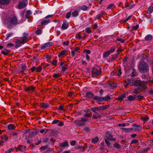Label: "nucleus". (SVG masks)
Here are the masks:
<instances>
[{
  "mask_svg": "<svg viewBox=\"0 0 153 153\" xmlns=\"http://www.w3.org/2000/svg\"><path fill=\"white\" fill-rule=\"evenodd\" d=\"M99 140V138L97 137H96L95 138L92 140V143H97Z\"/></svg>",
  "mask_w": 153,
  "mask_h": 153,
  "instance_id": "32",
  "label": "nucleus"
},
{
  "mask_svg": "<svg viewBox=\"0 0 153 153\" xmlns=\"http://www.w3.org/2000/svg\"><path fill=\"white\" fill-rule=\"evenodd\" d=\"M1 137L3 140L2 142H4L8 140V137L6 135L1 136Z\"/></svg>",
  "mask_w": 153,
  "mask_h": 153,
  "instance_id": "28",
  "label": "nucleus"
},
{
  "mask_svg": "<svg viewBox=\"0 0 153 153\" xmlns=\"http://www.w3.org/2000/svg\"><path fill=\"white\" fill-rule=\"evenodd\" d=\"M145 83L144 82H141L140 80H137L135 81L133 80H129L128 84L131 85H133L134 86H139V89H141L144 87V84Z\"/></svg>",
  "mask_w": 153,
  "mask_h": 153,
  "instance_id": "3",
  "label": "nucleus"
},
{
  "mask_svg": "<svg viewBox=\"0 0 153 153\" xmlns=\"http://www.w3.org/2000/svg\"><path fill=\"white\" fill-rule=\"evenodd\" d=\"M53 44L51 42H48L45 44L44 45L42 46L41 48L42 49H44L47 47L51 46Z\"/></svg>",
  "mask_w": 153,
  "mask_h": 153,
  "instance_id": "10",
  "label": "nucleus"
},
{
  "mask_svg": "<svg viewBox=\"0 0 153 153\" xmlns=\"http://www.w3.org/2000/svg\"><path fill=\"white\" fill-rule=\"evenodd\" d=\"M3 22L9 25L8 27L10 28L18 24V19L14 15L9 16L6 19L3 21Z\"/></svg>",
  "mask_w": 153,
  "mask_h": 153,
  "instance_id": "1",
  "label": "nucleus"
},
{
  "mask_svg": "<svg viewBox=\"0 0 153 153\" xmlns=\"http://www.w3.org/2000/svg\"><path fill=\"white\" fill-rule=\"evenodd\" d=\"M26 149V148L25 146H23L20 145L18 148H17L16 149V151L17 152H23Z\"/></svg>",
  "mask_w": 153,
  "mask_h": 153,
  "instance_id": "9",
  "label": "nucleus"
},
{
  "mask_svg": "<svg viewBox=\"0 0 153 153\" xmlns=\"http://www.w3.org/2000/svg\"><path fill=\"white\" fill-rule=\"evenodd\" d=\"M47 131V129H43L41 130L40 131V133H42L44 132H46Z\"/></svg>",
  "mask_w": 153,
  "mask_h": 153,
  "instance_id": "60",
  "label": "nucleus"
},
{
  "mask_svg": "<svg viewBox=\"0 0 153 153\" xmlns=\"http://www.w3.org/2000/svg\"><path fill=\"white\" fill-rule=\"evenodd\" d=\"M86 32L88 33H89L91 32L90 28L87 27L85 29Z\"/></svg>",
  "mask_w": 153,
  "mask_h": 153,
  "instance_id": "49",
  "label": "nucleus"
},
{
  "mask_svg": "<svg viewBox=\"0 0 153 153\" xmlns=\"http://www.w3.org/2000/svg\"><path fill=\"white\" fill-rule=\"evenodd\" d=\"M149 69L148 64L144 62H141L138 66L139 70L143 73L147 72Z\"/></svg>",
  "mask_w": 153,
  "mask_h": 153,
  "instance_id": "2",
  "label": "nucleus"
},
{
  "mask_svg": "<svg viewBox=\"0 0 153 153\" xmlns=\"http://www.w3.org/2000/svg\"><path fill=\"white\" fill-rule=\"evenodd\" d=\"M86 96L88 98H92L94 97L93 94L90 92H87L86 94Z\"/></svg>",
  "mask_w": 153,
  "mask_h": 153,
  "instance_id": "22",
  "label": "nucleus"
},
{
  "mask_svg": "<svg viewBox=\"0 0 153 153\" xmlns=\"http://www.w3.org/2000/svg\"><path fill=\"white\" fill-rule=\"evenodd\" d=\"M13 150V148H12L9 149L8 150L5 152V153H10Z\"/></svg>",
  "mask_w": 153,
  "mask_h": 153,
  "instance_id": "48",
  "label": "nucleus"
},
{
  "mask_svg": "<svg viewBox=\"0 0 153 153\" xmlns=\"http://www.w3.org/2000/svg\"><path fill=\"white\" fill-rule=\"evenodd\" d=\"M105 139H106L110 141H114L116 140L115 138L113 137L112 135L108 133H106Z\"/></svg>",
  "mask_w": 153,
  "mask_h": 153,
  "instance_id": "6",
  "label": "nucleus"
},
{
  "mask_svg": "<svg viewBox=\"0 0 153 153\" xmlns=\"http://www.w3.org/2000/svg\"><path fill=\"white\" fill-rule=\"evenodd\" d=\"M109 105H101L100 107V110H104L105 109H106L109 107Z\"/></svg>",
  "mask_w": 153,
  "mask_h": 153,
  "instance_id": "24",
  "label": "nucleus"
},
{
  "mask_svg": "<svg viewBox=\"0 0 153 153\" xmlns=\"http://www.w3.org/2000/svg\"><path fill=\"white\" fill-rule=\"evenodd\" d=\"M24 44L21 40H19L18 41L16 42L15 47L16 48H18L20 47L21 45L23 44Z\"/></svg>",
  "mask_w": 153,
  "mask_h": 153,
  "instance_id": "14",
  "label": "nucleus"
},
{
  "mask_svg": "<svg viewBox=\"0 0 153 153\" xmlns=\"http://www.w3.org/2000/svg\"><path fill=\"white\" fill-rule=\"evenodd\" d=\"M1 53L4 55H7L8 53L5 51H2L1 52Z\"/></svg>",
  "mask_w": 153,
  "mask_h": 153,
  "instance_id": "59",
  "label": "nucleus"
},
{
  "mask_svg": "<svg viewBox=\"0 0 153 153\" xmlns=\"http://www.w3.org/2000/svg\"><path fill=\"white\" fill-rule=\"evenodd\" d=\"M68 69V66L67 65H65L64 66L62 67V71L64 72Z\"/></svg>",
  "mask_w": 153,
  "mask_h": 153,
  "instance_id": "42",
  "label": "nucleus"
},
{
  "mask_svg": "<svg viewBox=\"0 0 153 153\" xmlns=\"http://www.w3.org/2000/svg\"><path fill=\"white\" fill-rule=\"evenodd\" d=\"M105 142L106 144L108 145V146H109L110 145V142L108 140L106 139H105Z\"/></svg>",
  "mask_w": 153,
  "mask_h": 153,
  "instance_id": "54",
  "label": "nucleus"
},
{
  "mask_svg": "<svg viewBox=\"0 0 153 153\" xmlns=\"http://www.w3.org/2000/svg\"><path fill=\"white\" fill-rule=\"evenodd\" d=\"M115 51V48H111L108 51L111 53L114 52Z\"/></svg>",
  "mask_w": 153,
  "mask_h": 153,
  "instance_id": "47",
  "label": "nucleus"
},
{
  "mask_svg": "<svg viewBox=\"0 0 153 153\" xmlns=\"http://www.w3.org/2000/svg\"><path fill=\"white\" fill-rule=\"evenodd\" d=\"M127 98L129 101H134L136 99V96L134 95L132 96L131 95H129L127 97Z\"/></svg>",
  "mask_w": 153,
  "mask_h": 153,
  "instance_id": "17",
  "label": "nucleus"
},
{
  "mask_svg": "<svg viewBox=\"0 0 153 153\" xmlns=\"http://www.w3.org/2000/svg\"><path fill=\"white\" fill-rule=\"evenodd\" d=\"M39 105L41 107L44 108H47L49 106L48 103L45 102H42L39 104Z\"/></svg>",
  "mask_w": 153,
  "mask_h": 153,
  "instance_id": "13",
  "label": "nucleus"
},
{
  "mask_svg": "<svg viewBox=\"0 0 153 153\" xmlns=\"http://www.w3.org/2000/svg\"><path fill=\"white\" fill-rule=\"evenodd\" d=\"M121 129L123 131L128 132H130L133 131V129L132 128H121Z\"/></svg>",
  "mask_w": 153,
  "mask_h": 153,
  "instance_id": "16",
  "label": "nucleus"
},
{
  "mask_svg": "<svg viewBox=\"0 0 153 153\" xmlns=\"http://www.w3.org/2000/svg\"><path fill=\"white\" fill-rule=\"evenodd\" d=\"M110 54V53L109 52V51H105L104 52V53H103V56L104 57H107Z\"/></svg>",
  "mask_w": 153,
  "mask_h": 153,
  "instance_id": "40",
  "label": "nucleus"
},
{
  "mask_svg": "<svg viewBox=\"0 0 153 153\" xmlns=\"http://www.w3.org/2000/svg\"><path fill=\"white\" fill-rule=\"evenodd\" d=\"M14 45V44L12 43H9L7 45V46L8 48H11L13 47Z\"/></svg>",
  "mask_w": 153,
  "mask_h": 153,
  "instance_id": "45",
  "label": "nucleus"
},
{
  "mask_svg": "<svg viewBox=\"0 0 153 153\" xmlns=\"http://www.w3.org/2000/svg\"><path fill=\"white\" fill-rule=\"evenodd\" d=\"M88 119L85 118H82L80 120H76L74 121V123L79 126H82L84 125L85 122L87 121Z\"/></svg>",
  "mask_w": 153,
  "mask_h": 153,
  "instance_id": "5",
  "label": "nucleus"
},
{
  "mask_svg": "<svg viewBox=\"0 0 153 153\" xmlns=\"http://www.w3.org/2000/svg\"><path fill=\"white\" fill-rule=\"evenodd\" d=\"M59 122V121L57 120H55L53 121L52 123L53 124H55L57 123H58Z\"/></svg>",
  "mask_w": 153,
  "mask_h": 153,
  "instance_id": "62",
  "label": "nucleus"
},
{
  "mask_svg": "<svg viewBox=\"0 0 153 153\" xmlns=\"http://www.w3.org/2000/svg\"><path fill=\"white\" fill-rule=\"evenodd\" d=\"M32 13L30 10H28L27 11L25 16L27 18L30 17Z\"/></svg>",
  "mask_w": 153,
  "mask_h": 153,
  "instance_id": "25",
  "label": "nucleus"
},
{
  "mask_svg": "<svg viewBox=\"0 0 153 153\" xmlns=\"http://www.w3.org/2000/svg\"><path fill=\"white\" fill-rule=\"evenodd\" d=\"M100 115L97 113H95L93 115V118L94 119H97L100 117Z\"/></svg>",
  "mask_w": 153,
  "mask_h": 153,
  "instance_id": "27",
  "label": "nucleus"
},
{
  "mask_svg": "<svg viewBox=\"0 0 153 153\" xmlns=\"http://www.w3.org/2000/svg\"><path fill=\"white\" fill-rule=\"evenodd\" d=\"M10 1V0H0V4L3 5L7 4Z\"/></svg>",
  "mask_w": 153,
  "mask_h": 153,
  "instance_id": "15",
  "label": "nucleus"
},
{
  "mask_svg": "<svg viewBox=\"0 0 153 153\" xmlns=\"http://www.w3.org/2000/svg\"><path fill=\"white\" fill-rule=\"evenodd\" d=\"M88 7L85 5H83L81 7V9L83 10H86L88 9Z\"/></svg>",
  "mask_w": 153,
  "mask_h": 153,
  "instance_id": "38",
  "label": "nucleus"
},
{
  "mask_svg": "<svg viewBox=\"0 0 153 153\" xmlns=\"http://www.w3.org/2000/svg\"><path fill=\"white\" fill-rule=\"evenodd\" d=\"M79 11L78 10H74L72 13V15L73 17H76L79 15Z\"/></svg>",
  "mask_w": 153,
  "mask_h": 153,
  "instance_id": "18",
  "label": "nucleus"
},
{
  "mask_svg": "<svg viewBox=\"0 0 153 153\" xmlns=\"http://www.w3.org/2000/svg\"><path fill=\"white\" fill-rule=\"evenodd\" d=\"M76 142L74 140L72 141L71 143V146H74Z\"/></svg>",
  "mask_w": 153,
  "mask_h": 153,
  "instance_id": "64",
  "label": "nucleus"
},
{
  "mask_svg": "<svg viewBox=\"0 0 153 153\" xmlns=\"http://www.w3.org/2000/svg\"><path fill=\"white\" fill-rule=\"evenodd\" d=\"M37 134V132L36 131H33L32 132L30 133L29 135V137L32 138L34 136L36 135Z\"/></svg>",
  "mask_w": 153,
  "mask_h": 153,
  "instance_id": "19",
  "label": "nucleus"
},
{
  "mask_svg": "<svg viewBox=\"0 0 153 153\" xmlns=\"http://www.w3.org/2000/svg\"><path fill=\"white\" fill-rule=\"evenodd\" d=\"M59 145L61 147H66L68 146V142L66 141L63 143H60Z\"/></svg>",
  "mask_w": 153,
  "mask_h": 153,
  "instance_id": "20",
  "label": "nucleus"
},
{
  "mask_svg": "<svg viewBox=\"0 0 153 153\" xmlns=\"http://www.w3.org/2000/svg\"><path fill=\"white\" fill-rule=\"evenodd\" d=\"M125 98L126 96L124 94H122L119 97L117 98V99L119 100L122 101Z\"/></svg>",
  "mask_w": 153,
  "mask_h": 153,
  "instance_id": "31",
  "label": "nucleus"
},
{
  "mask_svg": "<svg viewBox=\"0 0 153 153\" xmlns=\"http://www.w3.org/2000/svg\"><path fill=\"white\" fill-rule=\"evenodd\" d=\"M27 39V38L25 37L24 36H22V41L24 42V43L25 42H26V40Z\"/></svg>",
  "mask_w": 153,
  "mask_h": 153,
  "instance_id": "52",
  "label": "nucleus"
},
{
  "mask_svg": "<svg viewBox=\"0 0 153 153\" xmlns=\"http://www.w3.org/2000/svg\"><path fill=\"white\" fill-rule=\"evenodd\" d=\"M49 22L48 20H42L41 22V24L42 25H45L48 24Z\"/></svg>",
  "mask_w": 153,
  "mask_h": 153,
  "instance_id": "30",
  "label": "nucleus"
},
{
  "mask_svg": "<svg viewBox=\"0 0 153 153\" xmlns=\"http://www.w3.org/2000/svg\"><path fill=\"white\" fill-rule=\"evenodd\" d=\"M122 72H121V70L120 69H119L118 70V73L117 74V75L118 76H120L121 75Z\"/></svg>",
  "mask_w": 153,
  "mask_h": 153,
  "instance_id": "56",
  "label": "nucleus"
},
{
  "mask_svg": "<svg viewBox=\"0 0 153 153\" xmlns=\"http://www.w3.org/2000/svg\"><path fill=\"white\" fill-rule=\"evenodd\" d=\"M92 26V28L93 29H96L97 28V25L96 23H95Z\"/></svg>",
  "mask_w": 153,
  "mask_h": 153,
  "instance_id": "61",
  "label": "nucleus"
},
{
  "mask_svg": "<svg viewBox=\"0 0 153 153\" xmlns=\"http://www.w3.org/2000/svg\"><path fill=\"white\" fill-rule=\"evenodd\" d=\"M68 27V23L67 22H64L61 26V28L62 30H65Z\"/></svg>",
  "mask_w": 153,
  "mask_h": 153,
  "instance_id": "11",
  "label": "nucleus"
},
{
  "mask_svg": "<svg viewBox=\"0 0 153 153\" xmlns=\"http://www.w3.org/2000/svg\"><path fill=\"white\" fill-rule=\"evenodd\" d=\"M45 56L46 59H51V56L50 55H48V54H46Z\"/></svg>",
  "mask_w": 153,
  "mask_h": 153,
  "instance_id": "55",
  "label": "nucleus"
},
{
  "mask_svg": "<svg viewBox=\"0 0 153 153\" xmlns=\"http://www.w3.org/2000/svg\"><path fill=\"white\" fill-rule=\"evenodd\" d=\"M60 75L59 74H53V77L54 78H57L59 77Z\"/></svg>",
  "mask_w": 153,
  "mask_h": 153,
  "instance_id": "53",
  "label": "nucleus"
},
{
  "mask_svg": "<svg viewBox=\"0 0 153 153\" xmlns=\"http://www.w3.org/2000/svg\"><path fill=\"white\" fill-rule=\"evenodd\" d=\"M8 128L9 130H14L15 129V126L13 124H9L8 126Z\"/></svg>",
  "mask_w": 153,
  "mask_h": 153,
  "instance_id": "26",
  "label": "nucleus"
},
{
  "mask_svg": "<svg viewBox=\"0 0 153 153\" xmlns=\"http://www.w3.org/2000/svg\"><path fill=\"white\" fill-rule=\"evenodd\" d=\"M145 39L147 41H151L152 39V36L151 35H148L145 37Z\"/></svg>",
  "mask_w": 153,
  "mask_h": 153,
  "instance_id": "23",
  "label": "nucleus"
},
{
  "mask_svg": "<svg viewBox=\"0 0 153 153\" xmlns=\"http://www.w3.org/2000/svg\"><path fill=\"white\" fill-rule=\"evenodd\" d=\"M42 68L40 66H39L38 67L36 68V71L37 72H40L42 70Z\"/></svg>",
  "mask_w": 153,
  "mask_h": 153,
  "instance_id": "43",
  "label": "nucleus"
},
{
  "mask_svg": "<svg viewBox=\"0 0 153 153\" xmlns=\"http://www.w3.org/2000/svg\"><path fill=\"white\" fill-rule=\"evenodd\" d=\"M13 35V33H9L7 34V37H6L5 39L6 40H8L9 38L10 37L12 36Z\"/></svg>",
  "mask_w": 153,
  "mask_h": 153,
  "instance_id": "36",
  "label": "nucleus"
},
{
  "mask_svg": "<svg viewBox=\"0 0 153 153\" xmlns=\"http://www.w3.org/2000/svg\"><path fill=\"white\" fill-rule=\"evenodd\" d=\"M136 72L134 70V69H133L132 71V74H131V76H136Z\"/></svg>",
  "mask_w": 153,
  "mask_h": 153,
  "instance_id": "51",
  "label": "nucleus"
},
{
  "mask_svg": "<svg viewBox=\"0 0 153 153\" xmlns=\"http://www.w3.org/2000/svg\"><path fill=\"white\" fill-rule=\"evenodd\" d=\"M26 91L29 93L31 92L35 91V88L33 86L28 87L26 88Z\"/></svg>",
  "mask_w": 153,
  "mask_h": 153,
  "instance_id": "12",
  "label": "nucleus"
},
{
  "mask_svg": "<svg viewBox=\"0 0 153 153\" xmlns=\"http://www.w3.org/2000/svg\"><path fill=\"white\" fill-rule=\"evenodd\" d=\"M110 98H111L110 97L108 96H106L104 97H102V100H104L106 101L110 99Z\"/></svg>",
  "mask_w": 153,
  "mask_h": 153,
  "instance_id": "34",
  "label": "nucleus"
},
{
  "mask_svg": "<svg viewBox=\"0 0 153 153\" xmlns=\"http://www.w3.org/2000/svg\"><path fill=\"white\" fill-rule=\"evenodd\" d=\"M141 119L143 120H144L146 121H148L149 120V117L148 116H146L141 117Z\"/></svg>",
  "mask_w": 153,
  "mask_h": 153,
  "instance_id": "41",
  "label": "nucleus"
},
{
  "mask_svg": "<svg viewBox=\"0 0 153 153\" xmlns=\"http://www.w3.org/2000/svg\"><path fill=\"white\" fill-rule=\"evenodd\" d=\"M66 53V51H62L61 52H60V53L58 55V56L59 57H60L61 56H62L64 55Z\"/></svg>",
  "mask_w": 153,
  "mask_h": 153,
  "instance_id": "39",
  "label": "nucleus"
},
{
  "mask_svg": "<svg viewBox=\"0 0 153 153\" xmlns=\"http://www.w3.org/2000/svg\"><path fill=\"white\" fill-rule=\"evenodd\" d=\"M36 33L37 35H40L42 33V31L41 30H38L36 31Z\"/></svg>",
  "mask_w": 153,
  "mask_h": 153,
  "instance_id": "50",
  "label": "nucleus"
},
{
  "mask_svg": "<svg viewBox=\"0 0 153 153\" xmlns=\"http://www.w3.org/2000/svg\"><path fill=\"white\" fill-rule=\"evenodd\" d=\"M69 42L68 41H67L64 42H63V44L64 45L68 46V45H69Z\"/></svg>",
  "mask_w": 153,
  "mask_h": 153,
  "instance_id": "63",
  "label": "nucleus"
},
{
  "mask_svg": "<svg viewBox=\"0 0 153 153\" xmlns=\"http://www.w3.org/2000/svg\"><path fill=\"white\" fill-rule=\"evenodd\" d=\"M71 15V13L70 12L68 13L66 15V18L69 19L70 18Z\"/></svg>",
  "mask_w": 153,
  "mask_h": 153,
  "instance_id": "57",
  "label": "nucleus"
},
{
  "mask_svg": "<svg viewBox=\"0 0 153 153\" xmlns=\"http://www.w3.org/2000/svg\"><path fill=\"white\" fill-rule=\"evenodd\" d=\"M143 98V96L142 95H139L136 96V100H142Z\"/></svg>",
  "mask_w": 153,
  "mask_h": 153,
  "instance_id": "33",
  "label": "nucleus"
},
{
  "mask_svg": "<svg viewBox=\"0 0 153 153\" xmlns=\"http://www.w3.org/2000/svg\"><path fill=\"white\" fill-rule=\"evenodd\" d=\"M135 6L134 4H130L128 3H127L126 4L125 7L127 8L128 9H130L132 8V7Z\"/></svg>",
  "mask_w": 153,
  "mask_h": 153,
  "instance_id": "21",
  "label": "nucleus"
},
{
  "mask_svg": "<svg viewBox=\"0 0 153 153\" xmlns=\"http://www.w3.org/2000/svg\"><path fill=\"white\" fill-rule=\"evenodd\" d=\"M138 89L139 88H138ZM140 89H136L134 90V93H135L136 94H138L140 93V91H139Z\"/></svg>",
  "mask_w": 153,
  "mask_h": 153,
  "instance_id": "58",
  "label": "nucleus"
},
{
  "mask_svg": "<svg viewBox=\"0 0 153 153\" xmlns=\"http://www.w3.org/2000/svg\"><path fill=\"white\" fill-rule=\"evenodd\" d=\"M132 143H134L137 146H138L139 144V143L138 141V140L137 139H134L132 140L131 143V144Z\"/></svg>",
  "mask_w": 153,
  "mask_h": 153,
  "instance_id": "29",
  "label": "nucleus"
},
{
  "mask_svg": "<svg viewBox=\"0 0 153 153\" xmlns=\"http://www.w3.org/2000/svg\"><path fill=\"white\" fill-rule=\"evenodd\" d=\"M27 4V0H23L19 3L18 5L19 9H21L26 7Z\"/></svg>",
  "mask_w": 153,
  "mask_h": 153,
  "instance_id": "4",
  "label": "nucleus"
},
{
  "mask_svg": "<svg viewBox=\"0 0 153 153\" xmlns=\"http://www.w3.org/2000/svg\"><path fill=\"white\" fill-rule=\"evenodd\" d=\"M100 108L99 107H96L95 108H91V111L94 113H96V111L99 110H100Z\"/></svg>",
  "mask_w": 153,
  "mask_h": 153,
  "instance_id": "37",
  "label": "nucleus"
},
{
  "mask_svg": "<svg viewBox=\"0 0 153 153\" xmlns=\"http://www.w3.org/2000/svg\"><path fill=\"white\" fill-rule=\"evenodd\" d=\"M153 8L152 7H150L148 9L147 13L149 14H150L152 13L153 11Z\"/></svg>",
  "mask_w": 153,
  "mask_h": 153,
  "instance_id": "35",
  "label": "nucleus"
},
{
  "mask_svg": "<svg viewBox=\"0 0 153 153\" xmlns=\"http://www.w3.org/2000/svg\"><path fill=\"white\" fill-rule=\"evenodd\" d=\"M102 97H99L98 96H96L94 97V99L95 100H102Z\"/></svg>",
  "mask_w": 153,
  "mask_h": 153,
  "instance_id": "46",
  "label": "nucleus"
},
{
  "mask_svg": "<svg viewBox=\"0 0 153 153\" xmlns=\"http://www.w3.org/2000/svg\"><path fill=\"white\" fill-rule=\"evenodd\" d=\"M133 131H140L142 129V126L141 125H137L135 124H133Z\"/></svg>",
  "mask_w": 153,
  "mask_h": 153,
  "instance_id": "7",
  "label": "nucleus"
},
{
  "mask_svg": "<svg viewBox=\"0 0 153 153\" xmlns=\"http://www.w3.org/2000/svg\"><path fill=\"white\" fill-rule=\"evenodd\" d=\"M89 110H88V111L87 113L86 114H84V116L86 117H91V115L90 114V113H89L90 112Z\"/></svg>",
  "mask_w": 153,
  "mask_h": 153,
  "instance_id": "44",
  "label": "nucleus"
},
{
  "mask_svg": "<svg viewBox=\"0 0 153 153\" xmlns=\"http://www.w3.org/2000/svg\"><path fill=\"white\" fill-rule=\"evenodd\" d=\"M101 72V69L100 68H94L92 71V72L93 74H95L96 75H99L100 74Z\"/></svg>",
  "mask_w": 153,
  "mask_h": 153,
  "instance_id": "8",
  "label": "nucleus"
}]
</instances>
